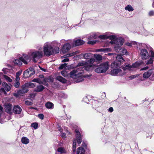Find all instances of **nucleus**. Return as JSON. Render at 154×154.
I'll use <instances>...</instances> for the list:
<instances>
[{"instance_id": "nucleus-39", "label": "nucleus", "mask_w": 154, "mask_h": 154, "mask_svg": "<svg viewBox=\"0 0 154 154\" xmlns=\"http://www.w3.org/2000/svg\"><path fill=\"white\" fill-rule=\"evenodd\" d=\"M76 54V53L75 52H74L72 53H70V54L64 55L63 56V57L65 58L66 57H69V56H72L73 55H75Z\"/></svg>"}, {"instance_id": "nucleus-62", "label": "nucleus", "mask_w": 154, "mask_h": 154, "mask_svg": "<svg viewBox=\"0 0 154 154\" xmlns=\"http://www.w3.org/2000/svg\"><path fill=\"white\" fill-rule=\"evenodd\" d=\"M40 78H43L44 77V76L43 75H40Z\"/></svg>"}, {"instance_id": "nucleus-46", "label": "nucleus", "mask_w": 154, "mask_h": 154, "mask_svg": "<svg viewBox=\"0 0 154 154\" xmlns=\"http://www.w3.org/2000/svg\"><path fill=\"white\" fill-rule=\"evenodd\" d=\"M20 83L19 82H16L14 85V87L16 88H18L19 87Z\"/></svg>"}, {"instance_id": "nucleus-52", "label": "nucleus", "mask_w": 154, "mask_h": 154, "mask_svg": "<svg viewBox=\"0 0 154 154\" xmlns=\"http://www.w3.org/2000/svg\"><path fill=\"white\" fill-rule=\"evenodd\" d=\"M113 111V108L112 107H110L108 109V111L109 112H111Z\"/></svg>"}, {"instance_id": "nucleus-12", "label": "nucleus", "mask_w": 154, "mask_h": 154, "mask_svg": "<svg viewBox=\"0 0 154 154\" xmlns=\"http://www.w3.org/2000/svg\"><path fill=\"white\" fill-rule=\"evenodd\" d=\"M71 44L73 46H78L84 44V42L81 39H78L72 41Z\"/></svg>"}, {"instance_id": "nucleus-25", "label": "nucleus", "mask_w": 154, "mask_h": 154, "mask_svg": "<svg viewBox=\"0 0 154 154\" xmlns=\"http://www.w3.org/2000/svg\"><path fill=\"white\" fill-rule=\"evenodd\" d=\"M94 57L95 59L98 61H102V56L97 54L94 55Z\"/></svg>"}, {"instance_id": "nucleus-36", "label": "nucleus", "mask_w": 154, "mask_h": 154, "mask_svg": "<svg viewBox=\"0 0 154 154\" xmlns=\"http://www.w3.org/2000/svg\"><path fill=\"white\" fill-rule=\"evenodd\" d=\"M3 77L6 81L7 82H11L12 81V79L7 75H3Z\"/></svg>"}, {"instance_id": "nucleus-7", "label": "nucleus", "mask_w": 154, "mask_h": 154, "mask_svg": "<svg viewBox=\"0 0 154 154\" xmlns=\"http://www.w3.org/2000/svg\"><path fill=\"white\" fill-rule=\"evenodd\" d=\"M76 133V138L74 140L73 143V151L74 152L75 151L76 149V142L77 141V143L80 144L81 143L82 139V138L81 135L79 132L77 130L75 131Z\"/></svg>"}, {"instance_id": "nucleus-45", "label": "nucleus", "mask_w": 154, "mask_h": 154, "mask_svg": "<svg viewBox=\"0 0 154 154\" xmlns=\"http://www.w3.org/2000/svg\"><path fill=\"white\" fill-rule=\"evenodd\" d=\"M153 61V59L152 58H151L146 62V64L148 65L152 63Z\"/></svg>"}, {"instance_id": "nucleus-58", "label": "nucleus", "mask_w": 154, "mask_h": 154, "mask_svg": "<svg viewBox=\"0 0 154 154\" xmlns=\"http://www.w3.org/2000/svg\"><path fill=\"white\" fill-rule=\"evenodd\" d=\"M148 67L147 66H146L144 68H143L142 69H141V70H146L147 69H148Z\"/></svg>"}, {"instance_id": "nucleus-34", "label": "nucleus", "mask_w": 154, "mask_h": 154, "mask_svg": "<svg viewBox=\"0 0 154 154\" xmlns=\"http://www.w3.org/2000/svg\"><path fill=\"white\" fill-rule=\"evenodd\" d=\"M91 54L90 53H85L83 57L85 59H88L91 57Z\"/></svg>"}, {"instance_id": "nucleus-37", "label": "nucleus", "mask_w": 154, "mask_h": 154, "mask_svg": "<svg viewBox=\"0 0 154 154\" xmlns=\"http://www.w3.org/2000/svg\"><path fill=\"white\" fill-rule=\"evenodd\" d=\"M32 81L37 82L40 84H43L42 81L39 78L34 79H33Z\"/></svg>"}, {"instance_id": "nucleus-3", "label": "nucleus", "mask_w": 154, "mask_h": 154, "mask_svg": "<svg viewBox=\"0 0 154 154\" xmlns=\"http://www.w3.org/2000/svg\"><path fill=\"white\" fill-rule=\"evenodd\" d=\"M99 37L101 39L109 38L111 40L110 43L112 44H114L115 50L117 51L120 47L123 45L124 40L122 38H117L114 35H107L106 34L99 36Z\"/></svg>"}, {"instance_id": "nucleus-28", "label": "nucleus", "mask_w": 154, "mask_h": 154, "mask_svg": "<svg viewBox=\"0 0 154 154\" xmlns=\"http://www.w3.org/2000/svg\"><path fill=\"white\" fill-rule=\"evenodd\" d=\"M100 35L98 36L94 34H91L90 36H89L88 37V39L89 40H91V39H96L98 37L99 38V36H100Z\"/></svg>"}, {"instance_id": "nucleus-51", "label": "nucleus", "mask_w": 154, "mask_h": 154, "mask_svg": "<svg viewBox=\"0 0 154 154\" xmlns=\"http://www.w3.org/2000/svg\"><path fill=\"white\" fill-rule=\"evenodd\" d=\"M3 113V107L1 106H0V117L1 116V115Z\"/></svg>"}, {"instance_id": "nucleus-31", "label": "nucleus", "mask_w": 154, "mask_h": 154, "mask_svg": "<svg viewBox=\"0 0 154 154\" xmlns=\"http://www.w3.org/2000/svg\"><path fill=\"white\" fill-rule=\"evenodd\" d=\"M14 63L19 66H20L22 65V63L20 60L19 59H15L14 61Z\"/></svg>"}, {"instance_id": "nucleus-2", "label": "nucleus", "mask_w": 154, "mask_h": 154, "mask_svg": "<svg viewBox=\"0 0 154 154\" xmlns=\"http://www.w3.org/2000/svg\"><path fill=\"white\" fill-rule=\"evenodd\" d=\"M60 43L54 41L52 42H47L45 43L43 46V54L47 56L52 55L54 53H58L59 52L58 47H54L55 46H60Z\"/></svg>"}, {"instance_id": "nucleus-23", "label": "nucleus", "mask_w": 154, "mask_h": 154, "mask_svg": "<svg viewBox=\"0 0 154 154\" xmlns=\"http://www.w3.org/2000/svg\"><path fill=\"white\" fill-rule=\"evenodd\" d=\"M21 142L24 144H27L29 143V141L27 137H23L21 139Z\"/></svg>"}, {"instance_id": "nucleus-27", "label": "nucleus", "mask_w": 154, "mask_h": 154, "mask_svg": "<svg viewBox=\"0 0 154 154\" xmlns=\"http://www.w3.org/2000/svg\"><path fill=\"white\" fill-rule=\"evenodd\" d=\"M56 79L60 82L63 83H65L66 81V80L61 76H58L56 77Z\"/></svg>"}, {"instance_id": "nucleus-19", "label": "nucleus", "mask_w": 154, "mask_h": 154, "mask_svg": "<svg viewBox=\"0 0 154 154\" xmlns=\"http://www.w3.org/2000/svg\"><path fill=\"white\" fill-rule=\"evenodd\" d=\"M46 107L48 109H52L54 107V104L50 102H48L45 104Z\"/></svg>"}, {"instance_id": "nucleus-38", "label": "nucleus", "mask_w": 154, "mask_h": 154, "mask_svg": "<svg viewBox=\"0 0 154 154\" xmlns=\"http://www.w3.org/2000/svg\"><path fill=\"white\" fill-rule=\"evenodd\" d=\"M26 86L29 88H33L35 86V85L32 83H27L25 84Z\"/></svg>"}, {"instance_id": "nucleus-1", "label": "nucleus", "mask_w": 154, "mask_h": 154, "mask_svg": "<svg viewBox=\"0 0 154 154\" xmlns=\"http://www.w3.org/2000/svg\"><path fill=\"white\" fill-rule=\"evenodd\" d=\"M94 68L93 65H90L85 61L79 62L76 67L70 73V77L74 79L75 83L81 82L84 80L83 75L84 70L89 71Z\"/></svg>"}, {"instance_id": "nucleus-4", "label": "nucleus", "mask_w": 154, "mask_h": 154, "mask_svg": "<svg viewBox=\"0 0 154 154\" xmlns=\"http://www.w3.org/2000/svg\"><path fill=\"white\" fill-rule=\"evenodd\" d=\"M140 64L139 63H135L132 65L128 64L125 65L122 68L123 70L120 68L114 69L111 71V74L112 75H122L125 74L124 71L126 69L129 70H133L134 68L139 67Z\"/></svg>"}, {"instance_id": "nucleus-16", "label": "nucleus", "mask_w": 154, "mask_h": 154, "mask_svg": "<svg viewBox=\"0 0 154 154\" xmlns=\"http://www.w3.org/2000/svg\"><path fill=\"white\" fill-rule=\"evenodd\" d=\"M152 73V70L149 69L148 71L145 72L143 75V77L144 78H148L151 75Z\"/></svg>"}, {"instance_id": "nucleus-56", "label": "nucleus", "mask_w": 154, "mask_h": 154, "mask_svg": "<svg viewBox=\"0 0 154 154\" xmlns=\"http://www.w3.org/2000/svg\"><path fill=\"white\" fill-rule=\"evenodd\" d=\"M126 45L128 46H132L131 42H128L125 43Z\"/></svg>"}, {"instance_id": "nucleus-35", "label": "nucleus", "mask_w": 154, "mask_h": 154, "mask_svg": "<svg viewBox=\"0 0 154 154\" xmlns=\"http://www.w3.org/2000/svg\"><path fill=\"white\" fill-rule=\"evenodd\" d=\"M57 151L62 153H66V152L64 149L63 147H59L57 149Z\"/></svg>"}, {"instance_id": "nucleus-64", "label": "nucleus", "mask_w": 154, "mask_h": 154, "mask_svg": "<svg viewBox=\"0 0 154 154\" xmlns=\"http://www.w3.org/2000/svg\"><path fill=\"white\" fill-rule=\"evenodd\" d=\"M30 108L32 109H36V108H33V107H31Z\"/></svg>"}, {"instance_id": "nucleus-14", "label": "nucleus", "mask_w": 154, "mask_h": 154, "mask_svg": "<svg viewBox=\"0 0 154 154\" xmlns=\"http://www.w3.org/2000/svg\"><path fill=\"white\" fill-rule=\"evenodd\" d=\"M71 48L70 45L69 44L66 43L65 44L62 48V51L63 53H65L68 52L70 49Z\"/></svg>"}, {"instance_id": "nucleus-50", "label": "nucleus", "mask_w": 154, "mask_h": 154, "mask_svg": "<svg viewBox=\"0 0 154 154\" xmlns=\"http://www.w3.org/2000/svg\"><path fill=\"white\" fill-rule=\"evenodd\" d=\"M149 15L150 16L154 15V11H150L149 13Z\"/></svg>"}, {"instance_id": "nucleus-47", "label": "nucleus", "mask_w": 154, "mask_h": 154, "mask_svg": "<svg viewBox=\"0 0 154 154\" xmlns=\"http://www.w3.org/2000/svg\"><path fill=\"white\" fill-rule=\"evenodd\" d=\"M38 117L41 119H43L44 118V116L42 114H39L38 115Z\"/></svg>"}, {"instance_id": "nucleus-32", "label": "nucleus", "mask_w": 154, "mask_h": 154, "mask_svg": "<svg viewBox=\"0 0 154 154\" xmlns=\"http://www.w3.org/2000/svg\"><path fill=\"white\" fill-rule=\"evenodd\" d=\"M117 61H119L121 63V62H123L124 61V60L122 58L121 55H118L116 57Z\"/></svg>"}, {"instance_id": "nucleus-63", "label": "nucleus", "mask_w": 154, "mask_h": 154, "mask_svg": "<svg viewBox=\"0 0 154 154\" xmlns=\"http://www.w3.org/2000/svg\"><path fill=\"white\" fill-rule=\"evenodd\" d=\"M152 79L153 80H154V73H153V76L152 77Z\"/></svg>"}, {"instance_id": "nucleus-22", "label": "nucleus", "mask_w": 154, "mask_h": 154, "mask_svg": "<svg viewBox=\"0 0 154 154\" xmlns=\"http://www.w3.org/2000/svg\"><path fill=\"white\" fill-rule=\"evenodd\" d=\"M44 89V87L41 85L37 86L35 89V91L36 92H40Z\"/></svg>"}, {"instance_id": "nucleus-41", "label": "nucleus", "mask_w": 154, "mask_h": 154, "mask_svg": "<svg viewBox=\"0 0 154 154\" xmlns=\"http://www.w3.org/2000/svg\"><path fill=\"white\" fill-rule=\"evenodd\" d=\"M67 64L66 63H64L61 64L59 67V69H63L64 68L66 67Z\"/></svg>"}, {"instance_id": "nucleus-6", "label": "nucleus", "mask_w": 154, "mask_h": 154, "mask_svg": "<svg viewBox=\"0 0 154 154\" xmlns=\"http://www.w3.org/2000/svg\"><path fill=\"white\" fill-rule=\"evenodd\" d=\"M109 63L106 62L101 64L95 69V71L98 73L105 72L109 68Z\"/></svg>"}, {"instance_id": "nucleus-33", "label": "nucleus", "mask_w": 154, "mask_h": 154, "mask_svg": "<svg viewBox=\"0 0 154 154\" xmlns=\"http://www.w3.org/2000/svg\"><path fill=\"white\" fill-rule=\"evenodd\" d=\"M132 46L133 45L134 47H136L137 48L138 47V45L140 46V45H142L141 43H138L137 44V42H131Z\"/></svg>"}, {"instance_id": "nucleus-8", "label": "nucleus", "mask_w": 154, "mask_h": 154, "mask_svg": "<svg viewBox=\"0 0 154 154\" xmlns=\"http://www.w3.org/2000/svg\"><path fill=\"white\" fill-rule=\"evenodd\" d=\"M34 73L35 71L33 68H30L24 72L23 75L24 76L25 78L31 76Z\"/></svg>"}, {"instance_id": "nucleus-5", "label": "nucleus", "mask_w": 154, "mask_h": 154, "mask_svg": "<svg viewBox=\"0 0 154 154\" xmlns=\"http://www.w3.org/2000/svg\"><path fill=\"white\" fill-rule=\"evenodd\" d=\"M29 54L30 57L32 59L33 61L36 63L39 59L42 57L43 56V53L42 47L39 48L38 50H35L31 52Z\"/></svg>"}, {"instance_id": "nucleus-11", "label": "nucleus", "mask_w": 154, "mask_h": 154, "mask_svg": "<svg viewBox=\"0 0 154 154\" xmlns=\"http://www.w3.org/2000/svg\"><path fill=\"white\" fill-rule=\"evenodd\" d=\"M29 90L28 87L26 86V84L23 85L22 89L18 91V94H21L26 93Z\"/></svg>"}, {"instance_id": "nucleus-42", "label": "nucleus", "mask_w": 154, "mask_h": 154, "mask_svg": "<svg viewBox=\"0 0 154 154\" xmlns=\"http://www.w3.org/2000/svg\"><path fill=\"white\" fill-rule=\"evenodd\" d=\"M120 50H122V54L124 55L127 54V51L126 49L125 48H123L120 49Z\"/></svg>"}, {"instance_id": "nucleus-55", "label": "nucleus", "mask_w": 154, "mask_h": 154, "mask_svg": "<svg viewBox=\"0 0 154 154\" xmlns=\"http://www.w3.org/2000/svg\"><path fill=\"white\" fill-rule=\"evenodd\" d=\"M69 60V59L68 58H66L62 60V62H68Z\"/></svg>"}, {"instance_id": "nucleus-61", "label": "nucleus", "mask_w": 154, "mask_h": 154, "mask_svg": "<svg viewBox=\"0 0 154 154\" xmlns=\"http://www.w3.org/2000/svg\"><path fill=\"white\" fill-rule=\"evenodd\" d=\"M82 145L84 146H86V144H85L84 143H83Z\"/></svg>"}, {"instance_id": "nucleus-13", "label": "nucleus", "mask_w": 154, "mask_h": 154, "mask_svg": "<svg viewBox=\"0 0 154 154\" xmlns=\"http://www.w3.org/2000/svg\"><path fill=\"white\" fill-rule=\"evenodd\" d=\"M5 109L6 112L11 114L12 113V105L9 103H6L4 105Z\"/></svg>"}, {"instance_id": "nucleus-44", "label": "nucleus", "mask_w": 154, "mask_h": 154, "mask_svg": "<svg viewBox=\"0 0 154 154\" xmlns=\"http://www.w3.org/2000/svg\"><path fill=\"white\" fill-rule=\"evenodd\" d=\"M25 103L26 105L29 106L32 105V103L29 100H26L25 101Z\"/></svg>"}, {"instance_id": "nucleus-60", "label": "nucleus", "mask_w": 154, "mask_h": 154, "mask_svg": "<svg viewBox=\"0 0 154 154\" xmlns=\"http://www.w3.org/2000/svg\"><path fill=\"white\" fill-rule=\"evenodd\" d=\"M35 94H30V96L32 97H35Z\"/></svg>"}, {"instance_id": "nucleus-53", "label": "nucleus", "mask_w": 154, "mask_h": 154, "mask_svg": "<svg viewBox=\"0 0 154 154\" xmlns=\"http://www.w3.org/2000/svg\"><path fill=\"white\" fill-rule=\"evenodd\" d=\"M22 71H19L16 73V76H19L21 74Z\"/></svg>"}, {"instance_id": "nucleus-26", "label": "nucleus", "mask_w": 154, "mask_h": 154, "mask_svg": "<svg viewBox=\"0 0 154 154\" xmlns=\"http://www.w3.org/2000/svg\"><path fill=\"white\" fill-rule=\"evenodd\" d=\"M57 128L58 129V130L60 131L61 133V137L63 138H66V134L64 133H63L62 132V130L60 127V126L59 125H57Z\"/></svg>"}, {"instance_id": "nucleus-18", "label": "nucleus", "mask_w": 154, "mask_h": 154, "mask_svg": "<svg viewBox=\"0 0 154 154\" xmlns=\"http://www.w3.org/2000/svg\"><path fill=\"white\" fill-rule=\"evenodd\" d=\"M111 51V49L110 48H102L97 49L95 51L96 52H109Z\"/></svg>"}, {"instance_id": "nucleus-54", "label": "nucleus", "mask_w": 154, "mask_h": 154, "mask_svg": "<svg viewBox=\"0 0 154 154\" xmlns=\"http://www.w3.org/2000/svg\"><path fill=\"white\" fill-rule=\"evenodd\" d=\"M0 91L1 92H3L5 94L6 93V92L5 91V89L4 88H1V89H0Z\"/></svg>"}, {"instance_id": "nucleus-9", "label": "nucleus", "mask_w": 154, "mask_h": 154, "mask_svg": "<svg viewBox=\"0 0 154 154\" xmlns=\"http://www.w3.org/2000/svg\"><path fill=\"white\" fill-rule=\"evenodd\" d=\"M140 56L143 60H146L148 59L149 54L147 51L145 49H142L140 51Z\"/></svg>"}, {"instance_id": "nucleus-15", "label": "nucleus", "mask_w": 154, "mask_h": 154, "mask_svg": "<svg viewBox=\"0 0 154 154\" xmlns=\"http://www.w3.org/2000/svg\"><path fill=\"white\" fill-rule=\"evenodd\" d=\"M22 110V109L18 105L14 106L13 108V112L17 114H20L21 113Z\"/></svg>"}, {"instance_id": "nucleus-29", "label": "nucleus", "mask_w": 154, "mask_h": 154, "mask_svg": "<svg viewBox=\"0 0 154 154\" xmlns=\"http://www.w3.org/2000/svg\"><path fill=\"white\" fill-rule=\"evenodd\" d=\"M126 10L128 11H134V9L130 5H128L125 8Z\"/></svg>"}, {"instance_id": "nucleus-43", "label": "nucleus", "mask_w": 154, "mask_h": 154, "mask_svg": "<svg viewBox=\"0 0 154 154\" xmlns=\"http://www.w3.org/2000/svg\"><path fill=\"white\" fill-rule=\"evenodd\" d=\"M151 52V55H150V57H154V52L153 51V49L151 48L150 50V51Z\"/></svg>"}, {"instance_id": "nucleus-21", "label": "nucleus", "mask_w": 154, "mask_h": 154, "mask_svg": "<svg viewBox=\"0 0 154 154\" xmlns=\"http://www.w3.org/2000/svg\"><path fill=\"white\" fill-rule=\"evenodd\" d=\"M2 85L5 89L7 91H9L11 89L10 86L8 85L6 83L3 82L2 83Z\"/></svg>"}, {"instance_id": "nucleus-24", "label": "nucleus", "mask_w": 154, "mask_h": 154, "mask_svg": "<svg viewBox=\"0 0 154 154\" xmlns=\"http://www.w3.org/2000/svg\"><path fill=\"white\" fill-rule=\"evenodd\" d=\"M71 72L69 73H68L67 71H66L65 70H64L62 71H61V73L62 74V75L65 77H70H70V73Z\"/></svg>"}, {"instance_id": "nucleus-49", "label": "nucleus", "mask_w": 154, "mask_h": 154, "mask_svg": "<svg viewBox=\"0 0 154 154\" xmlns=\"http://www.w3.org/2000/svg\"><path fill=\"white\" fill-rule=\"evenodd\" d=\"M139 75H132L129 76V78L131 79H133L138 76Z\"/></svg>"}, {"instance_id": "nucleus-30", "label": "nucleus", "mask_w": 154, "mask_h": 154, "mask_svg": "<svg viewBox=\"0 0 154 154\" xmlns=\"http://www.w3.org/2000/svg\"><path fill=\"white\" fill-rule=\"evenodd\" d=\"M95 60L94 58H91L90 60H88V62L89 63H88L90 65H93L94 66V67H97V65L96 64H93V63L95 62Z\"/></svg>"}, {"instance_id": "nucleus-17", "label": "nucleus", "mask_w": 154, "mask_h": 154, "mask_svg": "<svg viewBox=\"0 0 154 154\" xmlns=\"http://www.w3.org/2000/svg\"><path fill=\"white\" fill-rule=\"evenodd\" d=\"M121 63L119 61H115L111 64V67L112 68H115L120 66Z\"/></svg>"}, {"instance_id": "nucleus-57", "label": "nucleus", "mask_w": 154, "mask_h": 154, "mask_svg": "<svg viewBox=\"0 0 154 154\" xmlns=\"http://www.w3.org/2000/svg\"><path fill=\"white\" fill-rule=\"evenodd\" d=\"M20 79V78L19 77V76H16V79H15V81L16 82H19V81Z\"/></svg>"}, {"instance_id": "nucleus-10", "label": "nucleus", "mask_w": 154, "mask_h": 154, "mask_svg": "<svg viewBox=\"0 0 154 154\" xmlns=\"http://www.w3.org/2000/svg\"><path fill=\"white\" fill-rule=\"evenodd\" d=\"M30 57L29 55H28L26 54H23V56L19 58V59L23 63L25 64H27L28 63V61L29 60Z\"/></svg>"}, {"instance_id": "nucleus-59", "label": "nucleus", "mask_w": 154, "mask_h": 154, "mask_svg": "<svg viewBox=\"0 0 154 154\" xmlns=\"http://www.w3.org/2000/svg\"><path fill=\"white\" fill-rule=\"evenodd\" d=\"M20 94H18V91L17 92V93H15L14 94V95L16 97H17L19 96V95H20Z\"/></svg>"}, {"instance_id": "nucleus-20", "label": "nucleus", "mask_w": 154, "mask_h": 154, "mask_svg": "<svg viewBox=\"0 0 154 154\" xmlns=\"http://www.w3.org/2000/svg\"><path fill=\"white\" fill-rule=\"evenodd\" d=\"M85 150L82 147H80L77 150V154H85Z\"/></svg>"}, {"instance_id": "nucleus-48", "label": "nucleus", "mask_w": 154, "mask_h": 154, "mask_svg": "<svg viewBox=\"0 0 154 154\" xmlns=\"http://www.w3.org/2000/svg\"><path fill=\"white\" fill-rule=\"evenodd\" d=\"M96 41H89L88 42V44H91L93 45L96 43Z\"/></svg>"}, {"instance_id": "nucleus-40", "label": "nucleus", "mask_w": 154, "mask_h": 154, "mask_svg": "<svg viewBox=\"0 0 154 154\" xmlns=\"http://www.w3.org/2000/svg\"><path fill=\"white\" fill-rule=\"evenodd\" d=\"M32 127H33L35 129H36L38 128V124L36 122H35L32 124L31 125Z\"/></svg>"}]
</instances>
